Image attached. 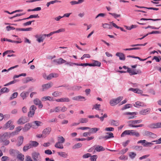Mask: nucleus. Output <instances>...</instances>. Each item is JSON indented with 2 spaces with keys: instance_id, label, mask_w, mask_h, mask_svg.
<instances>
[{
  "instance_id": "nucleus-1",
  "label": "nucleus",
  "mask_w": 161,
  "mask_h": 161,
  "mask_svg": "<svg viewBox=\"0 0 161 161\" xmlns=\"http://www.w3.org/2000/svg\"><path fill=\"white\" fill-rule=\"evenodd\" d=\"M123 99V97H119L115 99L111 100L110 101V104L112 106H114L119 103Z\"/></svg>"
},
{
  "instance_id": "nucleus-2",
  "label": "nucleus",
  "mask_w": 161,
  "mask_h": 161,
  "mask_svg": "<svg viewBox=\"0 0 161 161\" xmlns=\"http://www.w3.org/2000/svg\"><path fill=\"white\" fill-rule=\"evenodd\" d=\"M32 156L34 161H41V158L39 153L36 152L33 153Z\"/></svg>"
},
{
  "instance_id": "nucleus-3",
  "label": "nucleus",
  "mask_w": 161,
  "mask_h": 161,
  "mask_svg": "<svg viewBox=\"0 0 161 161\" xmlns=\"http://www.w3.org/2000/svg\"><path fill=\"white\" fill-rule=\"evenodd\" d=\"M36 109V107L34 105H31L30 108V111L28 113L29 117H32L35 114V111Z\"/></svg>"
},
{
  "instance_id": "nucleus-4",
  "label": "nucleus",
  "mask_w": 161,
  "mask_h": 161,
  "mask_svg": "<svg viewBox=\"0 0 161 161\" xmlns=\"http://www.w3.org/2000/svg\"><path fill=\"white\" fill-rule=\"evenodd\" d=\"M66 61L61 58L58 59H55L52 61V62L54 63L57 65H60L63 63H66Z\"/></svg>"
},
{
  "instance_id": "nucleus-5",
  "label": "nucleus",
  "mask_w": 161,
  "mask_h": 161,
  "mask_svg": "<svg viewBox=\"0 0 161 161\" xmlns=\"http://www.w3.org/2000/svg\"><path fill=\"white\" fill-rule=\"evenodd\" d=\"M28 121V119L26 117L22 116L17 121V123L18 124H24Z\"/></svg>"
},
{
  "instance_id": "nucleus-6",
  "label": "nucleus",
  "mask_w": 161,
  "mask_h": 161,
  "mask_svg": "<svg viewBox=\"0 0 161 161\" xmlns=\"http://www.w3.org/2000/svg\"><path fill=\"white\" fill-rule=\"evenodd\" d=\"M143 135L152 138H156L157 137L156 134L149 131H145L143 134Z\"/></svg>"
},
{
  "instance_id": "nucleus-7",
  "label": "nucleus",
  "mask_w": 161,
  "mask_h": 161,
  "mask_svg": "<svg viewBox=\"0 0 161 161\" xmlns=\"http://www.w3.org/2000/svg\"><path fill=\"white\" fill-rule=\"evenodd\" d=\"M3 137L1 136L0 137V142L3 143L4 145L7 146L9 144V141L7 138Z\"/></svg>"
},
{
  "instance_id": "nucleus-8",
  "label": "nucleus",
  "mask_w": 161,
  "mask_h": 161,
  "mask_svg": "<svg viewBox=\"0 0 161 161\" xmlns=\"http://www.w3.org/2000/svg\"><path fill=\"white\" fill-rule=\"evenodd\" d=\"M53 83L52 82H49V83L45 84H43L42 85V91H44L46 90L51 88L53 85Z\"/></svg>"
},
{
  "instance_id": "nucleus-9",
  "label": "nucleus",
  "mask_w": 161,
  "mask_h": 161,
  "mask_svg": "<svg viewBox=\"0 0 161 161\" xmlns=\"http://www.w3.org/2000/svg\"><path fill=\"white\" fill-rule=\"evenodd\" d=\"M127 72L129 73L130 75H136L137 74H141L142 73V71L140 70H138L136 71H135L134 70H132L130 68L128 69Z\"/></svg>"
},
{
  "instance_id": "nucleus-10",
  "label": "nucleus",
  "mask_w": 161,
  "mask_h": 161,
  "mask_svg": "<svg viewBox=\"0 0 161 161\" xmlns=\"http://www.w3.org/2000/svg\"><path fill=\"white\" fill-rule=\"evenodd\" d=\"M34 103L36 105L38 106V108H42L43 105L41 101L37 98H36L33 100Z\"/></svg>"
},
{
  "instance_id": "nucleus-11",
  "label": "nucleus",
  "mask_w": 161,
  "mask_h": 161,
  "mask_svg": "<svg viewBox=\"0 0 161 161\" xmlns=\"http://www.w3.org/2000/svg\"><path fill=\"white\" fill-rule=\"evenodd\" d=\"M10 154L13 157H15L19 153V152L16 150L11 149L9 151Z\"/></svg>"
},
{
  "instance_id": "nucleus-12",
  "label": "nucleus",
  "mask_w": 161,
  "mask_h": 161,
  "mask_svg": "<svg viewBox=\"0 0 161 161\" xmlns=\"http://www.w3.org/2000/svg\"><path fill=\"white\" fill-rule=\"evenodd\" d=\"M58 75L57 74L55 73H52L50 74L46 78L44 77L45 79H46L47 80H50L52 78L54 77H57L58 76Z\"/></svg>"
},
{
  "instance_id": "nucleus-13",
  "label": "nucleus",
  "mask_w": 161,
  "mask_h": 161,
  "mask_svg": "<svg viewBox=\"0 0 161 161\" xmlns=\"http://www.w3.org/2000/svg\"><path fill=\"white\" fill-rule=\"evenodd\" d=\"M51 130V128L50 127H47L42 132L43 135H44V137L48 135Z\"/></svg>"
},
{
  "instance_id": "nucleus-14",
  "label": "nucleus",
  "mask_w": 161,
  "mask_h": 161,
  "mask_svg": "<svg viewBox=\"0 0 161 161\" xmlns=\"http://www.w3.org/2000/svg\"><path fill=\"white\" fill-rule=\"evenodd\" d=\"M105 150V149L102 146L97 145L94 149L93 153L96 152H99L101 151H103Z\"/></svg>"
},
{
  "instance_id": "nucleus-15",
  "label": "nucleus",
  "mask_w": 161,
  "mask_h": 161,
  "mask_svg": "<svg viewBox=\"0 0 161 161\" xmlns=\"http://www.w3.org/2000/svg\"><path fill=\"white\" fill-rule=\"evenodd\" d=\"M137 114V112H126L124 114V115H131L129 117L128 119H133L134 118V115H136Z\"/></svg>"
},
{
  "instance_id": "nucleus-16",
  "label": "nucleus",
  "mask_w": 161,
  "mask_h": 161,
  "mask_svg": "<svg viewBox=\"0 0 161 161\" xmlns=\"http://www.w3.org/2000/svg\"><path fill=\"white\" fill-rule=\"evenodd\" d=\"M24 137L22 136H19L17 139V145L18 146H21L23 143Z\"/></svg>"
},
{
  "instance_id": "nucleus-17",
  "label": "nucleus",
  "mask_w": 161,
  "mask_h": 161,
  "mask_svg": "<svg viewBox=\"0 0 161 161\" xmlns=\"http://www.w3.org/2000/svg\"><path fill=\"white\" fill-rule=\"evenodd\" d=\"M142 122V119H139L138 120H130L128 122V123L129 125L130 124H139L141 123Z\"/></svg>"
},
{
  "instance_id": "nucleus-18",
  "label": "nucleus",
  "mask_w": 161,
  "mask_h": 161,
  "mask_svg": "<svg viewBox=\"0 0 161 161\" xmlns=\"http://www.w3.org/2000/svg\"><path fill=\"white\" fill-rule=\"evenodd\" d=\"M116 55L119 57L120 60H124L125 59V55L122 53H117L116 54Z\"/></svg>"
},
{
  "instance_id": "nucleus-19",
  "label": "nucleus",
  "mask_w": 161,
  "mask_h": 161,
  "mask_svg": "<svg viewBox=\"0 0 161 161\" xmlns=\"http://www.w3.org/2000/svg\"><path fill=\"white\" fill-rule=\"evenodd\" d=\"M32 126L30 123H27L25 125L23 129V130L24 132L27 131L30 129Z\"/></svg>"
},
{
  "instance_id": "nucleus-20",
  "label": "nucleus",
  "mask_w": 161,
  "mask_h": 161,
  "mask_svg": "<svg viewBox=\"0 0 161 161\" xmlns=\"http://www.w3.org/2000/svg\"><path fill=\"white\" fill-rule=\"evenodd\" d=\"M110 123L111 125L115 126H117L119 125V121L118 120H111Z\"/></svg>"
},
{
  "instance_id": "nucleus-21",
  "label": "nucleus",
  "mask_w": 161,
  "mask_h": 161,
  "mask_svg": "<svg viewBox=\"0 0 161 161\" xmlns=\"http://www.w3.org/2000/svg\"><path fill=\"white\" fill-rule=\"evenodd\" d=\"M94 116L95 117L99 119L101 121H103L104 118H107L108 117L107 115L106 114H104L103 116L100 117L98 114Z\"/></svg>"
},
{
  "instance_id": "nucleus-22",
  "label": "nucleus",
  "mask_w": 161,
  "mask_h": 161,
  "mask_svg": "<svg viewBox=\"0 0 161 161\" xmlns=\"http://www.w3.org/2000/svg\"><path fill=\"white\" fill-rule=\"evenodd\" d=\"M133 131L132 130H125L121 134V136H124L125 135H131V132Z\"/></svg>"
},
{
  "instance_id": "nucleus-23",
  "label": "nucleus",
  "mask_w": 161,
  "mask_h": 161,
  "mask_svg": "<svg viewBox=\"0 0 161 161\" xmlns=\"http://www.w3.org/2000/svg\"><path fill=\"white\" fill-rule=\"evenodd\" d=\"M82 99H85V97L81 96L75 97L72 98V99L73 100L77 101H82Z\"/></svg>"
},
{
  "instance_id": "nucleus-24",
  "label": "nucleus",
  "mask_w": 161,
  "mask_h": 161,
  "mask_svg": "<svg viewBox=\"0 0 161 161\" xmlns=\"http://www.w3.org/2000/svg\"><path fill=\"white\" fill-rule=\"evenodd\" d=\"M12 121L11 120H9L5 124L3 127L4 129H7L10 126V125L12 123Z\"/></svg>"
},
{
  "instance_id": "nucleus-25",
  "label": "nucleus",
  "mask_w": 161,
  "mask_h": 161,
  "mask_svg": "<svg viewBox=\"0 0 161 161\" xmlns=\"http://www.w3.org/2000/svg\"><path fill=\"white\" fill-rule=\"evenodd\" d=\"M109 23L110 24H111L113 26H114V27L116 28H117V29H120V30L122 31H124V32H126V31L125 30H124L123 28H122V27H120L119 26H118L115 24L113 22H109Z\"/></svg>"
},
{
  "instance_id": "nucleus-26",
  "label": "nucleus",
  "mask_w": 161,
  "mask_h": 161,
  "mask_svg": "<svg viewBox=\"0 0 161 161\" xmlns=\"http://www.w3.org/2000/svg\"><path fill=\"white\" fill-rule=\"evenodd\" d=\"M135 6L139 8H146L148 9H151V10H158V8H153V7H141L137 5H135Z\"/></svg>"
},
{
  "instance_id": "nucleus-27",
  "label": "nucleus",
  "mask_w": 161,
  "mask_h": 161,
  "mask_svg": "<svg viewBox=\"0 0 161 161\" xmlns=\"http://www.w3.org/2000/svg\"><path fill=\"white\" fill-rule=\"evenodd\" d=\"M29 94V92H23L20 94V95L24 100L28 95Z\"/></svg>"
},
{
  "instance_id": "nucleus-28",
  "label": "nucleus",
  "mask_w": 161,
  "mask_h": 161,
  "mask_svg": "<svg viewBox=\"0 0 161 161\" xmlns=\"http://www.w3.org/2000/svg\"><path fill=\"white\" fill-rule=\"evenodd\" d=\"M150 109L149 108H147L146 109L142 110L139 112L140 114L141 115H144L146 114V113L147 112H149Z\"/></svg>"
},
{
  "instance_id": "nucleus-29",
  "label": "nucleus",
  "mask_w": 161,
  "mask_h": 161,
  "mask_svg": "<svg viewBox=\"0 0 161 161\" xmlns=\"http://www.w3.org/2000/svg\"><path fill=\"white\" fill-rule=\"evenodd\" d=\"M81 87L77 86H75L71 87L70 88H68V89L72 90L73 91H78Z\"/></svg>"
},
{
  "instance_id": "nucleus-30",
  "label": "nucleus",
  "mask_w": 161,
  "mask_h": 161,
  "mask_svg": "<svg viewBox=\"0 0 161 161\" xmlns=\"http://www.w3.org/2000/svg\"><path fill=\"white\" fill-rule=\"evenodd\" d=\"M30 144L31 145V147H37L39 143L35 141H31L30 142Z\"/></svg>"
},
{
  "instance_id": "nucleus-31",
  "label": "nucleus",
  "mask_w": 161,
  "mask_h": 161,
  "mask_svg": "<svg viewBox=\"0 0 161 161\" xmlns=\"http://www.w3.org/2000/svg\"><path fill=\"white\" fill-rule=\"evenodd\" d=\"M90 133H94L97 132L99 130V128H90Z\"/></svg>"
},
{
  "instance_id": "nucleus-32",
  "label": "nucleus",
  "mask_w": 161,
  "mask_h": 161,
  "mask_svg": "<svg viewBox=\"0 0 161 161\" xmlns=\"http://www.w3.org/2000/svg\"><path fill=\"white\" fill-rule=\"evenodd\" d=\"M41 100L42 101H45L46 100L52 101L53 100V98L49 96L44 97L42 98Z\"/></svg>"
},
{
  "instance_id": "nucleus-33",
  "label": "nucleus",
  "mask_w": 161,
  "mask_h": 161,
  "mask_svg": "<svg viewBox=\"0 0 161 161\" xmlns=\"http://www.w3.org/2000/svg\"><path fill=\"white\" fill-rule=\"evenodd\" d=\"M106 134L108 135L105 136V138L106 139H109L110 138L114 137L113 134L112 132H108L106 133Z\"/></svg>"
},
{
  "instance_id": "nucleus-34",
  "label": "nucleus",
  "mask_w": 161,
  "mask_h": 161,
  "mask_svg": "<svg viewBox=\"0 0 161 161\" xmlns=\"http://www.w3.org/2000/svg\"><path fill=\"white\" fill-rule=\"evenodd\" d=\"M45 35H40L39 37L37 39V41L39 42H43V40L45 39Z\"/></svg>"
},
{
  "instance_id": "nucleus-35",
  "label": "nucleus",
  "mask_w": 161,
  "mask_h": 161,
  "mask_svg": "<svg viewBox=\"0 0 161 161\" xmlns=\"http://www.w3.org/2000/svg\"><path fill=\"white\" fill-rule=\"evenodd\" d=\"M30 143L26 144L25 146H24L23 148V150L24 152H26L29 149L31 148V146Z\"/></svg>"
},
{
  "instance_id": "nucleus-36",
  "label": "nucleus",
  "mask_w": 161,
  "mask_h": 161,
  "mask_svg": "<svg viewBox=\"0 0 161 161\" xmlns=\"http://www.w3.org/2000/svg\"><path fill=\"white\" fill-rule=\"evenodd\" d=\"M58 141L56 143H58V144H59V143H63L65 141V139L62 136L58 137Z\"/></svg>"
},
{
  "instance_id": "nucleus-37",
  "label": "nucleus",
  "mask_w": 161,
  "mask_h": 161,
  "mask_svg": "<svg viewBox=\"0 0 161 161\" xmlns=\"http://www.w3.org/2000/svg\"><path fill=\"white\" fill-rule=\"evenodd\" d=\"M33 80L34 82L36 81V79H33L32 77H27L26 78V80L24 82V83H27L30 81Z\"/></svg>"
},
{
  "instance_id": "nucleus-38",
  "label": "nucleus",
  "mask_w": 161,
  "mask_h": 161,
  "mask_svg": "<svg viewBox=\"0 0 161 161\" xmlns=\"http://www.w3.org/2000/svg\"><path fill=\"white\" fill-rule=\"evenodd\" d=\"M82 146V144L79 143L75 144L72 147V148L74 149L78 148Z\"/></svg>"
},
{
  "instance_id": "nucleus-39",
  "label": "nucleus",
  "mask_w": 161,
  "mask_h": 161,
  "mask_svg": "<svg viewBox=\"0 0 161 161\" xmlns=\"http://www.w3.org/2000/svg\"><path fill=\"white\" fill-rule=\"evenodd\" d=\"M133 131L131 132V135L135 136L137 137H138L140 136V134L138 132H136L135 130H132Z\"/></svg>"
},
{
  "instance_id": "nucleus-40",
  "label": "nucleus",
  "mask_w": 161,
  "mask_h": 161,
  "mask_svg": "<svg viewBox=\"0 0 161 161\" xmlns=\"http://www.w3.org/2000/svg\"><path fill=\"white\" fill-rule=\"evenodd\" d=\"M58 153L60 156L64 158H66L68 156L67 154L66 153L64 152H59Z\"/></svg>"
},
{
  "instance_id": "nucleus-41",
  "label": "nucleus",
  "mask_w": 161,
  "mask_h": 161,
  "mask_svg": "<svg viewBox=\"0 0 161 161\" xmlns=\"http://www.w3.org/2000/svg\"><path fill=\"white\" fill-rule=\"evenodd\" d=\"M17 158L20 160L21 161H23L24 159V156L22 154L19 153L17 155Z\"/></svg>"
},
{
  "instance_id": "nucleus-42",
  "label": "nucleus",
  "mask_w": 161,
  "mask_h": 161,
  "mask_svg": "<svg viewBox=\"0 0 161 161\" xmlns=\"http://www.w3.org/2000/svg\"><path fill=\"white\" fill-rule=\"evenodd\" d=\"M103 26L104 28L111 29L112 28V26L110 25L107 23L103 24Z\"/></svg>"
},
{
  "instance_id": "nucleus-43",
  "label": "nucleus",
  "mask_w": 161,
  "mask_h": 161,
  "mask_svg": "<svg viewBox=\"0 0 161 161\" xmlns=\"http://www.w3.org/2000/svg\"><path fill=\"white\" fill-rule=\"evenodd\" d=\"M141 20H152L153 21H159L161 20V19H146V18H141L140 19Z\"/></svg>"
},
{
  "instance_id": "nucleus-44",
  "label": "nucleus",
  "mask_w": 161,
  "mask_h": 161,
  "mask_svg": "<svg viewBox=\"0 0 161 161\" xmlns=\"http://www.w3.org/2000/svg\"><path fill=\"white\" fill-rule=\"evenodd\" d=\"M9 91V89L5 87L2 88L0 90V92L1 93H3L5 92H8Z\"/></svg>"
},
{
  "instance_id": "nucleus-45",
  "label": "nucleus",
  "mask_w": 161,
  "mask_h": 161,
  "mask_svg": "<svg viewBox=\"0 0 161 161\" xmlns=\"http://www.w3.org/2000/svg\"><path fill=\"white\" fill-rule=\"evenodd\" d=\"M93 66H98L100 67L101 65V63L97 60H93Z\"/></svg>"
},
{
  "instance_id": "nucleus-46",
  "label": "nucleus",
  "mask_w": 161,
  "mask_h": 161,
  "mask_svg": "<svg viewBox=\"0 0 161 161\" xmlns=\"http://www.w3.org/2000/svg\"><path fill=\"white\" fill-rule=\"evenodd\" d=\"M32 124L35 125H36L39 126L42 125V123L40 121H35L32 122Z\"/></svg>"
},
{
  "instance_id": "nucleus-47",
  "label": "nucleus",
  "mask_w": 161,
  "mask_h": 161,
  "mask_svg": "<svg viewBox=\"0 0 161 161\" xmlns=\"http://www.w3.org/2000/svg\"><path fill=\"white\" fill-rule=\"evenodd\" d=\"M39 16L38 14H36V15H31L29 16V17L24 18L23 19H31L32 18H39Z\"/></svg>"
},
{
  "instance_id": "nucleus-48",
  "label": "nucleus",
  "mask_w": 161,
  "mask_h": 161,
  "mask_svg": "<svg viewBox=\"0 0 161 161\" xmlns=\"http://www.w3.org/2000/svg\"><path fill=\"white\" fill-rule=\"evenodd\" d=\"M132 107V105L131 104H128L124 105V107H123L121 110H123L126 109L131 108Z\"/></svg>"
},
{
  "instance_id": "nucleus-49",
  "label": "nucleus",
  "mask_w": 161,
  "mask_h": 161,
  "mask_svg": "<svg viewBox=\"0 0 161 161\" xmlns=\"http://www.w3.org/2000/svg\"><path fill=\"white\" fill-rule=\"evenodd\" d=\"M62 94L61 92H55L52 93V95L54 97H57L61 95Z\"/></svg>"
},
{
  "instance_id": "nucleus-50",
  "label": "nucleus",
  "mask_w": 161,
  "mask_h": 161,
  "mask_svg": "<svg viewBox=\"0 0 161 161\" xmlns=\"http://www.w3.org/2000/svg\"><path fill=\"white\" fill-rule=\"evenodd\" d=\"M97 158V155H94L90 157V159L91 161H96V159Z\"/></svg>"
},
{
  "instance_id": "nucleus-51",
  "label": "nucleus",
  "mask_w": 161,
  "mask_h": 161,
  "mask_svg": "<svg viewBox=\"0 0 161 161\" xmlns=\"http://www.w3.org/2000/svg\"><path fill=\"white\" fill-rule=\"evenodd\" d=\"M80 123H86L88 121V119L87 118H81L80 119Z\"/></svg>"
},
{
  "instance_id": "nucleus-52",
  "label": "nucleus",
  "mask_w": 161,
  "mask_h": 161,
  "mask_svg": "<svg viewBox=\"0 0 161 161\" xmlns=\"http://www.w3.org/2000/svg\"><path fill=\"white\" fill-rule=\"evenodd\" d=\"M153 59H154L157 62H158L161 60V57L159 56L158 57L155 56L153 57Z\"/></svg>"
},
{
  "instance_id": "nucleus-53",
  "label": "nucleus",
  "mask_w": 161,
  "mask_h": 161,
  "mask_svg": "<svg viewBox=\"0 0 161 161\" xmlns=\"http://www.w3.org/2000/svg\"><path fill=\"white\" fill-rule=\"evenodd\" d=\"M136 156V154L133 152L129 153V156L131 159H133Z\"/></svg>"
},
{
  "instance_id": "nucleus-54",
  "label": "nucleus",
  "mask_w": 161,
  "mask_h": 161,
  "mask_svg": "<svg viewBox=\"0 0 161 161\" xmlns=\"http://www.w3.org/2000/svg\"><path fill=\"white\" fill-rule=\"evenodd\" d=\"M18 95V93L15 92L13 93L10 98V100H11L14 98H16Z\"/></svg>"
},
{
  "instance_id": "nucleus-55",
  "label": "nucleus",
  "mask_w": 161,
  "mask_h": 161,
  "mask_svg": "<svg viewBox=\"0 0 161 161\" xmlns=\"http://www.w3.org/2000/svg\"><path fill=\"white\" fill-rule=\"evenodd\" d=\"M128 126L129 127H142L144 126L143 124H140L137 125H134L133 124L129 125Z\"/></svg>"
},
{
  "instance_id": "nucleus-56",
  "label": "nucleus",
  "mask_w": 161,
  "mask_h": 161,
  "mask_svg": "<svg viewBox=\"0 0 161 161\" xmlns=\"http://www.w3.org/2000/svg\"><path fill=\"white\" fill-rule=\"evenodd\" d=\"M109 14L112 15V16L114 17L115 19L117 18L118 17H119L120 16V14H118L115 13H109Z\"/></svg>"
},
{
  "instance_id": "nucleus-57",
  "label": "nucleus",
  "mask_w": 161,
  "mask_h": 161,
  "mask_svg": "<svg viewBox=\"0 0 161 161\" xmlns=\"http://www.w3.org/2000/svg\"><path fill=\"white\" fill-rule=\"evenodd\" d=\"M10 133H8V132H6L4 133L3 135L1 136H4L5 138H6L7 139L10 138V136L9 135Z\"/></svg>"
},
{
  "instance_id": "nucleus-58",
  "label": "nucleus",
  "mask_w": 161,
  "mask_h": 161,
  "mask_svg": "<svg viewBox=\"0 0 161 161\" xmlns=\"http://www.w3.org/2000/svg\"><path fill=\"white\" fill-rule=\"evenodd\" d=\"M153 142H148L146 141V142L145 144H143V146L145 147H147L150 146V145H152L153 144L152 143Z\"/></svg>"
},
{
  "instance_id": "nucleus-59",
  "label": "nucleus",
  "mask_w": 161,
  "mask_h": 161,
  "mask_svg": "<svg viewBox=\"0 0 161 161\" xmlns=\"http://www.w3.org/2000/svg\"><path fill=\"white\" fill-rule=\"evenodd\" d=\"M69 99L68 97H63L61 98V102H69Z\"/></svg>"
},
{
  "instance_id": "nucleus-60",
  "label": "nucleus",
  "mask_w": 161,
  "mask_h": 161,
  "mask_svg": "<svg viewBox=\"0 0 161 161\" xmlns=\"http://www.w3.org/2000/svg\"><path fill=\"white\" fill-rule=\"evenodd\" d=\"M100 106L101 105L100 104H96V105L94 106L93 108H92V109H93V108H95L97 110H100V109L99 108Z\"/></svg>"
},
{
  "instance_id": "nucleus-61",
  "label": "nucleus",
  "mask_w": 161,
  "mask_h": 161,
  "mask_svg": "<svg viewBox=\"0 0 161 161\" xmlns=\"http://www.w3.org/2000/svg\"><path fill=\"white\" fill-rule=\"evenodd\" d=\"M156 123H152L149 125L148 127L152 129H156Z\"/></svg>"
},
{
  "instance_id": "nucleus-62",
  "label": "nucleus",
  "mask_w": 161,
  "mask_h": 161,
  "mask_svg": "<svg viewBox=\"0 0 161 161\" xmlns=\"http://www.w3.org/2000/svg\"><path fill=\"white\" fill-rule=\"evenodd\" d=\"M48 122L49 123H51L52 122H57V119L56 118H53L51 119H49L48 120Z\"/></svg>"
},
{
  "instance_id": "nucleus-63",
  "label": "nucleus",
  "mask_w": 161,
  "mask_h": 161,
  "mask_svg": "<svg viewBox=\"0 0 161 161\" xmlns=\"http://www.w3.org/2000/svg\"><path fill=\"white\" fill-rule=\"evenodd\" d=\"M91 154L89 153H87L83 155L82 157L83 158H87L91 157Z\"/></svg>"
},
{
  "instance_id": "nucleus-64",
  "label": "nucleus",
  "mask_w": 161,
  "mask_h": 161,
  "mask_svg": "<svg viewBox=\"0 0 161 161\" xmlns=\"http://www.w3.org/2000/svg\"><path fill=\"white\" fill-rule=\"evenodd\" d=\"M152 142H156V144H159L161 143V137L159 138L157 140H154L152 141Z\"/></svg>"
}]
</instances>
